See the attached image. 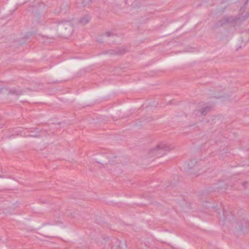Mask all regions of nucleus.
I'll list each match as a JSON object with an SVG mask.
<instances>
[{
  "instance_id": "1",
  "label": "nucleus",
  "mask_w": 249,
  "mask_h": 249,
  "mask_svg": "<svg viewBox=\"0 0 249 249\" xmlns=\"http://www.w3.org/2000/svg\"><path fill=\"white\" fill-rule=\"evenodd\" d=\"M37 129H32L30 130H27V133L26 134L25 132H21L20 134L21 136L23 137H37L40 136L38 134V131H36Z\"/></svg>"
},
{
  "instance_id": "2",
  "label": "nucleus",
  "mask_w": 249,
  "mask_h": 249,
  "mask_svg": "<svg viewBox=\"0 0 249 249\" xmlns=\"http://www.w3.org/2000/svg\"><path fill=\"white\" fill-rule=\"evenodd\" d=\"M90 17L89 16H85L83 17L80 20V22L83 24H85L88 23L90 20Z\"/></svg>"
},
{
  "instance_id": "3",
  "label": "nucleus",
  "mask_w": 249,
  "mask_h": 249,
  "mask_svg": "<svg viewBox=\"0 0 249 249\" xmlns=\"http://www.w3.org/2000/svg\"><path fill=\"white\" fill-rule=\"evenodd\" d=\"M157 147L159 149H163L164 150H167L169 147L167 145H166V144L161 143L158 145Z\"/></svg>"
},
{
  "instance_id": "4",
  "label": "nucleus",
  "mask_w": 249,
  "mask_h": 249,
  "mask_svg": "<svg viewBox=\"0 0 249 249\" xmlns=\"http://www.w3.org/2000/svg\"><path fill=\"white\" fill-rule=\"evenodd\" d=\"M61 28H64L65 29H67L69 28H71V23L69 21H67L64 25H60Z\"/></svg>"
},
{
  "instance_id": "5",
  "label": "nucleus",
  "mask_w": 249,
  "mask_h": 249,
  "mask_svg": "<svg viewBox=\"0 0 249 249\" xmlns=\"http://www.w3.org/2000/svg\"><path fill=\"white\" fill-rule=\"evenodd\" d=\"M210 109V107H208V106H206L205 107L203 108L202 109V110H201V114L203 115H204L206 114V111L209 110Z\"/></svg>"
},
{
  "instance_id": "6",
  "label": "nucleus",
  "mask_w": 249,
  "mask_h": 249,
  "mask_svg": "<svg viewBox=\"0 0 249 249\" xmlns=\"http://www.w3.org/2000/svg\"><path fill=\"white\" fill-rule=\"evenodd\" d=\"M107 36H110V33H107Z\"/></svg>"
}]
</instances>
